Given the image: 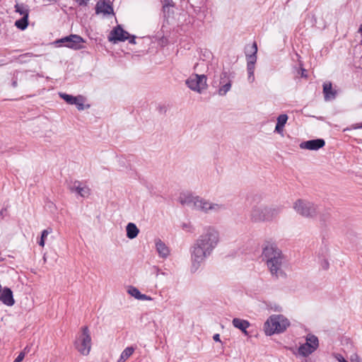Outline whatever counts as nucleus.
<instances>
[{
  "instance_id": "f257e3e1",
  "label": "nucleus",
  "mask_w": 362,
  "mask_h": 362,
  "mask_svg": "<svg viewBox=\"0 0 362 362\" xmlns=\"http://www.w3.org/2000/svg\"><path fill=\"white\" fill-rule=\"evenodd\" d=\"M219 241L220 234L216 228L213 226L204 228L202 233L190 247L192 272H197L202 264L213 254Z\"/></svg>"
},
{
  "instance_id": "f03ea898",
  "label": "nucleus",
  "mask_w": 362,
  "mask_h": 362,
  "mask_svg": "<svg viewBox=\"0 0 362 362\" xmlns=\"http://www.w3.org/2000/svg\"><path fill=\"white\" fill-rule=\"evenodd\" d=\"M263 259L273 276L279 278L284 276L282 269L285 258L280 249L272 243H266L262 252Z\"/></svg>"
},
{
  "instance_id": "7ed1b4c3",
  "label": "nucleus",
  "mask_w": 362,
  "mask_h": 362,
  "mask_svg": "<svg viewBox=\"0 0 362 362\" xmlns=\"http://www.w3.org/2000/svg\"><path fill=\"white\" fill-rule=\"evenodd\" d=\"M180 203L194 210L208 214L218 213L226 209V205L221 203L211 202L208 199L199 196L187 195L180 198Z\"/></svg>"
},
{
  "instance_id": "20e7f679",
  "label": "nucleus",
  "mask_w": 362,
  "mask_h": 362,
  "mask_svg": "<svg viewBox=\"0 0 362 362\" xmlns=\"http://www.w3.org/2000/svg\"><path fill=\"white\" fill-rule=\"evenodd\" d=\"M282 209L281 206H268L263 204H257L252 206L249 218L254 223L271 222L279 216Z\"/></svg>"
},
{
  "instance_id": "39448f33",
  "label": "nucleus",
  "mask_w": 362,
  "mask_h": 362,
  "mask_svg": "<svg viewBox=\"0 0 362 362\" xmlns=\"http://www.w3.org/2000/svg\"><path fill=\"white\" fill-rule=\"evenodd\" d=\"M288 320L281 315L270 316L264 323V332L267 335L284 332L289 326Z\"/></svg>"
},
{
  "instance_id": "423d86ee",
  "label": "nucleus",
  "mask_w": 362,
  "mask_h": 362,
  "mask_svg": "<svg viewBox=\"0 0 362 362\" xmlns=\"http://www.w3.org/2000/svg\"><path fill=\"white\" fill-rule=\"evenodd\" d=\"M75 347L83 356L89 354L91 349V337L88 327H81L75 341Z\"/></svg>"
},
{
  "instance_id": "0eeeda50",
  "label": "nucleus",
  "mask_w": 362,
  "mask_h": 362,
  "mask_svg": "<svg viewBox=\"0 0 362 362\" xmlns=\"http://www.w3.org/2000/svg\"><path fill=\"white\" fill-rule=\"evenodd\" d=\"M293 209L305 218H314L318 213V207L314 203L305 199H298L293 204Z\"/></svg>"
},
{
  "instance_id": "6e6552de",
  "label": "nucleus",
  "mask_w": 362,
  "mask_h": 362,
  "mask_svg": "<svg viewBox=\"0 0 362 362\" xmlns=\"http://www.w3.org/2000/svg\"><path fill=\"white\" fill-rule=\"evenodd\" d=\"M187 87L193 91L202 93L207 88L206 76L204 74H192L185 81Z\"/></svg>"
},
{
  "instance_id": "1a4fd4ad",
  "label": "nucleus",
  "mask_w": 362,
  "mask_h": 362,
  "mask_svg": "<svg viewBox=\"0 0 362 362\" xmlns=\"http://www.w3.org/2000/svg\"><path fill=\"white\" fill-rule=\"evenodd\" d=\"M85 42L83 37L78 35H70L62 37L55 42L59 46H65L66 47L78 50L83 48L82 44Z\"/></svg>"
},
{
  "instance_id": "9d476101",
  "label": "nucleus",
  "mask_w": 362,
  "mask_h": 362,
  "mask_svg": "<svg viewBox=\"0 0 362 362\" xmlns=\"http://www.w3.org/2000/svg\"><path fill=\"white\" fill-rule=\"evenodd\" d=\"M306 342L300 346L298 352L303 356H308L313 353L319 346V341L316 336L308 334L306 336Z\"/></svg>"
},
{
  "instance_id": "9b49d317",
  "label": "nucleus",
  "mask_w": 362,
  "mask_h": 362,
  "mask_svg": "<svg viewBox=\"0 0 362 362\" xmlns=\"http://www.w3.org/2000/svg\"><path fill=\"white\" fill-rule=\"evenodd\" d=\"M129 34L125 31L120 25H117L113 28L108 36V40L114 43L119 41L124 42L128 40Z\"/></svg>"
},
{
  "instance_id": "f8f14e48",
  "label": "nucleus",
  "mask_w": 362,
  "mask_h": 362,
  "mask_svg": "<svg viewBox=\"0 0 362 362\" xmlns=\"http://www.w3.org/2000/svg\"><path fill=\"white\" fill-rule=\"evenodd\" d=\"M325 145V141L322 139H317L303 141L300 144V148L302 149H308L317 151Z\"/></svg>"
},
{
  "instance_id": "ddd939ff",
  "label": "nucleus",
  "mask_w": 362,
  "mask_h": 362,
  "mask_svg": "<svg viewBox=\"0 0 362 362\" xmlns=\"http://www.w3.org/2000/svg\"><path fill=\"white\" fill-rule=\"evenodd\" d=\"M220 85L218 94L223 96L230 90L232 86L231 81L228 79V75L226 71H223L221 75Z\"/></svg>"
},
{
  "instance_id": "4468645a",
  "label": "nucleus",
  "mask_w": 362,
  "mask_h": 362,
  "mask_svg": "<svg viewBox=\"0 0 362 362\" xmlns=\"http://www.w3.org/2000/svg\"><path fill=\"white\" fill-rule=\"evenodd\" d=\"M72 192L78 193L82 197H87L90 194V189L80 181H75L72 186L70 187Z\"/></svg>"
},
{
  "instance_id": "2eb2a0df",
  "label": "nucleus",
  "mask_w": 362,
  "mask_h": 362,
  "mask_svg": "<svg viewBox=\"0 0 362 362\" xmlns=\"http://www.w3.org/2000/svg\"><path fill=\"white\" fill-rule=\"evenodd\" d=\"M0 300L8 306H12L15 303L13 292L9 288H4L0 293Z\"/></svg>"
},
{
  "instance_id": "dca6fc26",
  "label": "nucleus",
  "mask_w": 362,
  "mask_h": 362,
  "mask_svg": "<svg viewBox=\"0 0 362 362\" xmlns=\"http://www.w3.org/2000/svg\"><path fill=\"white\" fill-rule=\"evenodd\" d=\"M96 13L109 15L113 13V8L110 2L99 1L95 6Z\"/></svg>"
},
{
  "instance_id": "f3484780",
  "label": "nucleus",
  "mask_w": 362,
  "mask_h": 362,
  "mask_svg": "<svg viewBox=\"0 0 362 362\" xmlns=\"http://www.w3.org/2000/svg\"><path fill=\"white\" fill-rule=\"evenodd\" d=\"M156 249L160 257L166 259L170 255L168 247L160 239L155 240Z\"/></svg>"
},
{
  "instance_id": "a211bd4d",
  "label": "nucleus",
  "mask_w": 362,
  "mask_h": 362,
  "mask_svg": "<svg viewBox=\"0 0 362 362\" xmlns=\"http://www.w3.org/2000/svg\"><path fill=\"white\" fill-rule=\"evenodd\" d=\"M323 93L325 100L334 99L337 95L336 90L332 89V83L329 82H326L323 84Z\"/></svg>"
},
{
  "instance_id": "6ab92c4d",
  "label": "nucleus",
  "mask_w": 362,
  "mask_h": 362,
  "mask_svg": "<svg viewBox=\"0 0 362 362\" xmlns=\"http://www.w3.org/2000/svg\"><path fill=\"white\" fill-rule=\"evenodd\" d=\"M233 325L241 330L245 334H247V329L250 327V324L247 320L240 319V318H234L233 320Z\"/></svg>"
},
{
  "instance_id": "aec40b11",
  "label": "nucleus",
  "mask_w": 362,
  "mask_h": 362,
  "mask_svg": "<svg viewBox=\"0 0 362 362\" xmlns=\"http://www.w3.org/2000/svg\"><path fill=\"white\" fill-rule=\"evenodd\" d=\"M127 292L129 295L134 297L137 300H151L152 298L145 294H141L138 288L134 286H129Z\"/></svg>"
},
{
  "instance_id": "412c9836",
  "label": "nucleus",
  "mask_w": 362,
  "mask_h": 362,
  "mask_svg": "<svg viewBox=\"0 0 362 362\" xmlns=\"http://www.w3.org/2000/svg\"><path fill=\"white\" fill-rule=\"evenodd\" d=\"M288 116L286 114H281L277 117V122L275 127V132L283 135L284 127L288 120Z\"/></svg>"
},
{
  "instance_id": "4be33fe9",
  "label": "nucleus",
  "mask_w": 362,
  "mask_h": 362,
  "mask_svg": "<svg viewBox=\"0 0 362 362\" xmlns=\"http://www.w3.org/2000/svg\"><path fill=\"white\" fill-rule=\"evenodd\" d=\"M127 236L129 239L135 238L139 233V230L136 226L133 223H129L126 227Z\"/></svg>"
},
{
  "instance_id": "5701e85b",
  "label": "nucleus",
  "mask_w": 362,
  "mask_h": 362,
  "mask_svg": "<svg viewBox=\"0 0 362 362\" xmlns=\"http://www.w3.org/2000/svg\"><path fill=\"white\" fill-rule=\"evenodd\" d=\"M257 46L256 42H254L252 45V54H246L247 62L248 64H255L257 61Z\"/></svg>"
},
{
  "instance_id": "b1692460",
  "label": "nucleus",
  "mask_w": 362,
  "mask_h": 362,
  "mask_svg": "<svg viewBox=\"0 0 362 362\" xmlns=\"http://www.w3.org/2000/svg\"><path fill=\"white\" fill-rule=\"evenodd\" d=\"M134 349L132 346L127 347L121 354L119 362L125 361L127 360L134 353Z\"/></svg>"
},
{
  "instance_id": "393cba45",
  "label": "nucleus",
  "mask_w": 362,
  "mask_h": 362,
  "mask_svg": "<svg viewBox=\"0 0 362 362\" xmlns=\"http://www.w3.org/2000/svg\"><path fill=\"white\" fill-rule=\"evenodd\" d=\"M15 25L22 30H25L28 25V16L25 15L22 18L16 21Z\"/></svg>"
},
{
  "instance_id": "a878e982",
  "label": "nucleus",
  "mask_w": 362,
  "mask_h": 362,
  "mask_svg": "<svg viewBox=\"0 0 362 362\" xmlns=\"http://www.w3.org/2000/svg\"><path fill=\"white\" fill-rule=\"evenodd\" d=\"M61 98L64 99L68 104L74 105V103H76L77 99V96H73L66 93H59Z\"/></svg>"
},
{
  "instance_id": "bb28decb",
  "label": "nucleus",
  "mask_w": 362,
  "mask_h": 362,
  "mask_svg": "<svg viewBox=\"0 0 362 362\" xmlns=\"http://www.w3.org/2000/svg\"><path fill=\"white\" fill-rule=\"evenodd\" d=\"M15 9L17 13H19L23 16H25V15L29 16V10L28 7L23 4H17L15 6Z\"/></svg>"
},
{
  "instance_id": "cd10ccee",
  "label": "nucleus",
  "mask_w": 362,
  "mask_h": 362,
  "mask_svg": "<svg viewBox=\"0 0 362 362\" xmlns=\"http://www.w3.org/2000/svg\"><path fill=\"white\" fill-rule=\"evenodd\" d=\"M52 232V229L48 228L42 232L41 238L39 242V245L42 247L45 246V239L47 237V235Z\"/></svg>"
},
{
  "instance_id": "c85d7f7f",
  "label": "nucleus",
  "mask_w": 362,
  "mask_h": 362,
  "mask_svg": "<svg viewBox=\"0 0 362 362\" xmlns=\"http://www.w3.org/2000/svg\"><path fill=\"white\" fill-rule=\"evenodd\" d=\"M77 99H79V100H77L76 101V103H74V105H76L77 109L78 110H84V105H83L84 99H83V96L78 95V96H77Z\"/></svg>"
},
{
  "instance_id": "c756f323",
  "label": "nucleus",
  "mask_w": 362,
  "mask_h": 362,
  "mask_svg": "<svg viewBox=\"0 0 362 362\" xmlns=\"http://www.w3.org/2000/svg\"><path fill=\"white\" fill-rule=\"evenodd\" d=\"M181 228L187 232L192 233L194 231V228L190 223H182Z\"/></svg>"
},
{
  "instance_id": "7c9ffc66",
  "label": "nucleus",
  "mask_w": 362,
  "mask_h": 362,
  "mask_svg": "<svg viewBox=\"0 0 362 362\" xmlns=\"http://www.w3.org/2000/svg\"><path fill=\"white\" fill-rule=\"evenodd\" d=\"M254 72L255 71H248L247 74H248V81L250 83H252L254 81H255V76H254Z\"/></svg>"
},
{
  "instance_id": "2f4dec72",
  "label": "nucleus",
  "mask_w": 362,
  "mask_h": 362,
  "mask_svg": "<svg viewBox=\"0 0 362 362\" xmlns=\"http://www.w3.org/2000/svg\"><path fill=\"white\" fill-rule=\"evenodd\" d=\"M25 357V354L23 352H21L19 354V355L16 357V358L14 360L13 362H21L23 361V359Z\"/></svg>"
},
{
  "instance_id": "473e14b6",
  "label": "nucleus",
  "mask_w": 362,
  "mask_h": 362,
  "mask_svg": "<svg viewBox=\"0 0 362 362\" xmlns=\"http://www.w3.org/2000/svg\"><path fill=\"white\" fill-rule=\"evenodd\" d=\"M90 0H76L79 6H86Z\"/></svg>"
},
{
  "instance_id": "72a5a7b5",
  "label": "nucleus",
  "mask_w": 362,
  "mask_h": 362,
  "mask_svg": "<svg viewBox=\"0 0 362 362\" xmlns=\"http://www.w3.org/2000/svg\"><path fill=\"white\" fill-rule=\"evenodd\" d=\"M335 358L339 361V362H347L345 358L341 355V354H336L335 355Z\"/></svg>"
},
{
  "instance_id": "f704fd0d",
  "label": "nucleus",
  "mask_w": 362,
  "mask_h": 362,
  "mask_svg": "<svg viewBox=\"0 0 362 362\" xmlns=\"http://www.w3.org/2000/svg\"><path fill=\"white\" fill-rule=\"evenodd\" d=\"M247 71H255V64H247Z\"/></svg>"
},
{
  "instance_id": "c9c22d12",
  "label": "nucleus",
  "mask_w": 362,
  "mask_h": 362,
  "mask_svg": "<svg viewBox=\"0 0 362 362\" xmlns=\"http://www.w3.org/2000/svg\"><path fill=\"white\" fill-rule=\"evenodd\" d=\"M351 362H361L360 358H358V356L356 354L351 356Z\"/></svg>"
},
{
  "instance_id": "e433bc0d",
  "label": "nucleus",
  "mask_w": 362,
  "mask_h": 362,
  "mask_svg": "<svg viewBox=\"0 0 362 362\" xmlns=\"http://www.w3.org/2000/svg\"><path fill=\"white\" fill-rule=\"evenodd\" d=\"M135 37H136L134 35H129V37L128 39L129 40V42L130 44H133V45L136 44Z\"/></svg>"
},
{
  "instance_id": "4c0bfd02",
  "label": "nucleus",
  "mask_w": 362,
  "mask_h": 362,
  "mask_svg": "<svg viewBox=\"0 0 362 362\" xmlns=\"http://www.w3.org/2000/svg\"><path fill=\"white\" fill-rule=\"evenodd\" d=\"M213 339L214 341H219L221 342V339H220V335L218 334H215L213 337Z\"/></svg>"
},
{
  "instance_id": "58836bf2",
  "label": "nucleus",
  "mask_w": 362,
  "mask_h": 362,
  "mask_svg": "<svg viewBox=\"0 0 362 362\" xmlns=\"http://www.w3.org/2000/svg\"><path fill=\"white\" fill-rule=\"evenodd\" d=\"M322 266L323 269H327L328 268V267H329V263H328V262L325 260V261L322 263Z\"/></svg>"
},
{
  "instance_id": "ea45409f",
  "label": "nucleus",
  "mask_w": 362,
  "mask_h": 362,
  "mask_svg": "<svg viewBox=\"0 0 362 362\" xmlns=\"http://www.w3.org/2000/svg\"><path fill=\"white\" fill-rule=\"evenodd\" d=\"M17 85H18V84H17V78H13V81H12V86H13V88H16V87H17Z\"/></svg>"
},
{
  "instance_id": "a19ab883",
  "label": "nucleus",
  "mask_w": 362,
  "mask_h": 362,
  "mask_svg": "<svg viewBox=\"0 0 362 362\" xmlns=\"http://www.w3.org/2000/svg\"><path fill=\"white\" fill-rule=\"evenodd\" d=\"M354 129H359V128H362V123H360V124H356L354 125Z\"/></svg>"
},
{
  "instance_id": "79ce46f5",
  "label": "nucleus",
  "mask_w": 362,
  "mask_h": 362,
  "mask_svg": "<svg viewBox=\"0 0 362 362\" xmlns=\"http://www.w3.org/2000/svg\"><path fill=\"white\" fill-rule=\"evenodd\" d=\"M6 211V208H3L1 211H0V216H4V212Z\"/></svg>"
},
{
  "instance_id": "37998d69",
  "label": "nucleus",
  "mask_w": 362,
  "mask_h": 362,
  "mask_svg": "<svg viewBox=\"0 0 362 362\" xmlns=\"http://www.w3.org/2000/svg\"><path fill=\"white\" fill-rule=\"evenodd\" d=\"M246 54H252V46L247 49Z\"/></svg>"
},
{
  "instance_id": "c03bdc74",
  "label": "nucleus",
  "mask_w": 362,
  "mask_h": 362,
  "mask_svg": "<svg viewBox=\"0 0 362 362\" xmlns=\"http://www.w3.org/2000/svg\"><path fill=\"white\" fill-rule=\"evenodd\" d=\"M358 33H362V25L360 26V28L358 29Z\"/></svg>"
}]
</instances>
